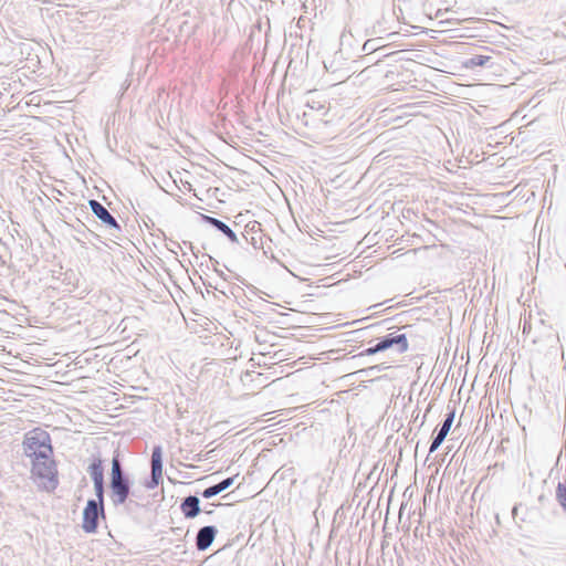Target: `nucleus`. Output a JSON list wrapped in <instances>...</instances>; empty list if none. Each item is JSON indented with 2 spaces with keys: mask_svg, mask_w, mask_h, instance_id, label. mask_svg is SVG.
<instances>
[{
  "mask_svg": "<svg viewBox=\"0 0 566 566\" xmlns=\"http://www.w3.org/2000/svg\"><path fill=\"white\" fill-rule=\"evenodd\" d=\"M88 206L96 218L111 229L120 231V226L117 220L111 214V212L99 201L91 199Z\"/></svg>",
  "mask_w": 566,
  "mask_h": 566,
  "instance_id": "423d86ee",
  "label": "nucleus"
},
{
  "mask_svg": "<svg viewBox=\"0 0 566 566\" xmlns=\"http://www.w3.org/2000/svg\"><path fill=\"white\" fill-rule=\"evenodd\" d=\"M184 244H185V245H188V247L193 251V247H192V243H191V242H186V241H184Z\"/></svg>",
  "mask_w": 566,
  "mask_h": 566,
  "instance_id": "a878e982",
  "label": "nucleus"
},
{
  "mask_svg": "<svg viewBox=\"0 0 566 566\" xmlns=\"http://www.w3.org/2000/svg\"><path fill=\"white\" fill-rule=\"evenodd\" d=\"M491 60V56L489 55H482V54H476V55H473L471 57H469L468 60H465L463 62V65L464 67L467 69H475V67H483V66H486L488 63L490 62Z\"/></svg>",
  "mask_w": 566,
  "mask_h": 566,
  "instance_id": "f8f14e48",
  "label": "nucleus"
},
{
  "mask_svg": "<svg viewBox=\"0 0 566 566\" xmlns=\"http://www.w3.org/2000/svg\"><path fill=\"white\" fill-rule=\"evenodd\" d=\"M218 534V530L213 525H207L199 528L196 535V547L198 551L208 549L213 543L216 536Z\"/></svg>",
  "mask_w": 566,
  "mask_h": 566,
  "instance_id": "0eeeda50",
  "label": "nucleus"
},
{
  "mask_svg": "<svg viewBox=\"0 0 566 566\" xmlns=\"http://www.w3.org/2000/svg\"><path fill=\"white\" fill-rule=\"evenodd\" d=\"M454 416H455L454 411H450L446 415L443 422L441 423L440 428L436 432V437H440V439H442V440H444L447 438V436L451 429V426L453 423Z\"/></svg>",
  "mask_w": 566,
  "mask_h": 566,
  "instance_id": "ddd939ff",
  "label": "nucleus"
},
{
  "mask_svg": "<svg viewBox=\"0 0 566 566\" xmlns=\"http://www.w3.org/2000/svg\"><path fill=\"white\" fill-rule=\"evenodd\" d=\"M376 42H377L376 39L367 40L363 45V51L366 53H373V52L377 51L378 48L376 46Z\"/></svg>",
  "mask_w": 566,
  "mask_h": 566,
  "instance_id": "f3484780",
  "label": "nucleus"
},
{
  "mask_svg": "<svg viewBox=\"0 0 566 566\" xmlns=\"http://www.w3.org/2000/svg\"><path fill=\"white\" fill-rule=\"evenodd\" d=\"M250 243H251L255 249H258V248H259V247H258V241H256V239H255L254 237H252V238H251Z\"/></svg>",
  "mask_w": 566,
  "mask_h": 566,
  "instance_id": "b1692460",
  "label": "nucleus"
},
{
  "mask_svg": "<svg viewBox=\"0 0 566 566\" xmlns=\"http://www.w3.org/2000/svg\"><path fill=\"white\" fill-rule=\"evenodd\" d=\"M180 510L186 518H195L200 513V500L196 495H188L180 504Z\"/></svg>",
  "mask_w": 566,
  "mask_h": 566,
  "instance_id": "6e6552de",
  "label": "nucleus"
},
{
  "mask_svg": "<svg viewBox=\"0 0 566 566\" xmlns=\"http://www.w3.org/2000/svg\"><path fill=\"white\" fill-rule=\"evenodd\" d=\"M532 332V324L531 322L524 319V323H523V334H531Z\"/></svg>",
  "mask_w": 566,
  "mask_h": 566,
  "instance_id": "4be33fe9",
  "label": "nucleus"
},
{
  "mask_svg": "<svg viewBox=\"0 0 566 566\" xmlns=\"http://www.w3.org/2000/svg\"><path fill=\"white\" fill-rule=\"evenodd\" d=\"M203 220L206 223L222 232L232 243H239L235 232L222 220L210 216H203Z\"/></svg>",
  "mask_w": 566,
  "mask_h": 566,
  "instance_id": "1a4fd4ad",
  "label": "nucleus"
},
{
  "mask_svg": "<svg viewBox=\"0 0 566 566\" xmlns=\"http://www.w3.org/2000/svg\"><path fill=\"white\" fill-rule=\"evenodd\" d=\"M379 352H382V350H381V348H378V342H377L374 346L366 348L361 353V355L370 356V355H375V354H377Z\"/></svg>",
  "mask_w": 566,
  "mask_h": 566,
  "instance_id": "412c9836",
  "label": "nucleus"
},
{
  "mask_svg": "<svg viewBox=\"0 0 566 566\" xmlns=\"http://www.w3.org/2000/svg\"><path fill=\"white\" fill-rule=\"evenodd\" d=\"M94 491H95V495H96V499L94 500V502H98V503H101V505H104V494H105L104 482L94 483Z\"/></svg>",
  "mask_w": 566,
  "mask_h": 566,
  "instance_id": "dca6fc26",
  "label": "nucleus"
},
{
  "mask_svg": "<svg viewBox=\"0 0 566 566\" xmlns=\"http://www.w3.org/2000/svg\"><path fill=\"white\" fill-rule=\"evenodd\" d=\"M555 499L563 512L566 513V482H558L555 490Z\"/></svg>",
  "mask_w": 566,
  "mask_h": 566,
  "instance_id": "2eb2a0df",
  "label": "nucleus"
},
{
  "mask_svg": "<svg viewBox=\"0 0 566 566\" xmlns=\"http://www.w3.org/2000/svg\"><path fill=\"white\" fill-rule=\"evenodd\" d=\"M545 337H546V342L549 346L553 345L554 340H559L558 334L556 332H554L552 329V327H548V333Z\"/></svg>",
  "mask_w": 566,
  "mask_h": 566,
  "instance_id": "6ab92c4d",
  "label": "nucleus"
},
{
  "mask_svg": "<svg viewBox=\"0 0 566 566\" xmlns=\"http://www.w3.org/2000/svg\"><path fill=\"white\" fill-rule=\"evenodd\" d=\"M389 28H386V27H382L381 25V22L378 21L377 23H375L371 28H370V31L369 33L370 34H374V35H378V34H381L384 32H386Z\"/></svg>",
  "mask_w": 566,
  "mask_h": 566,
  "instance_id": "a211bd4d",
  "label": "nucleus"
},
{
  "mask_svg": "<svg viewBox=\"0 0 566 566\" xmlns=\"http://www.w3.org/2000/svg\"><path fill=\"white\" fill-rule=\"evenodd\" d=\"M140 500H143V496L136 492V496L130 495L128 500H126L127 502L122 503L120 506H124L127 513H134L144 506Z\"/></svg>",
  "mask_w": 566,
  "mask_h": 566,
  "instance_id": "4468645a",
  "label": "nucleus"
},
{
  "mask_svg": "<svg viewBox=\"0 0 566 566\" xmlns=\"http://www.w3.org/2000/svg\"><path fill=\"white\" fill-rule=\"evenodd\" d=\"M151 475L150 480L146 483V488L149 490L158 486L163 479V450L160 446H156L151 452Z\"/></svg>",
  "mask_w": 566,
  "mask_h": 566,
  "instance_id": "20e7f679",
  "label": "nucleus"
},
{
  "mask_svg": "<svg viewBox=\"0 0 566 566\" xmlns=\"http://www.w3.org/2000/svg\"><path fill=\"white\" fill-rule=\"evenodd\" d=\"M87 472L94 483L104 482L103 462L99 458H95L87 468Z\"/></svg>",
  "mask_w": 566,
  "mask_h": 566,
  "instance_id": "9b49d317",
  "label": "nucleus"
},
{
  "mask_svg": "<svg viewBox=\"0 0 566 566\" xmlns=\"http://www.w3.org/2000/svg\"><path fill=\"white\" fill-rule=\"evenodd\" d=\"M22 449L23 454L31 460L32 476L43 481L48 491L54 490L59 481L49 432L41 428L28 431L23 437Z\"/></svg>",
  "mask_w": 566,
  "mask_h": 566,
  "instance_id": "f257e3e1",
  "label": "nucleus"
},
{
  "mask_svg": "<svg viewBox=\"0 0 566 566\" xmlns=\"http://www.w3.org/2000/svg\"><path fill=\"white\" fill-rule=\"evenodd\" d=\"M517 510H518L517 505H515V506L512 509V515H513V517H515V515H516V513H517Z\"/></svg>",
  "mask_w": 566,
  "mask_h": 566,
  "instance_id": "393cba45",
  "label": "nucleus"
},
{
  "mask_svg": "<svg viewBox=\"0 0 566 566\" xmlns=\"http://www.w3.org/2000/svg\"><path fill=\"white\" fill-rule=\"evenodd\" d=\"M392 347H395L399 354L406 353L408 350L406 334L390 333L378 339V348H381L382 352Z\"/></svg>",
  "mask_w": 566,
  "mask_h": 566,
  "instance_id": "39448f33",
  "label": "nucleus"
},
{
  "mask_svg": "<svg viewBox=\"0 0 566 566\" xmlns=\"http://www.w3.org/2000/svg\"><path fill=\"white\" fill-rule=\"evenodd\" d=\"M101 516L105 517L104 505H101L98 502H94V499H90L83 510V531L88 534L96 533L98 518Z\"/></svg>",
  "mask_w": 566,
  "mask_h": 566,
  "instance_id": "7ed1b4c3",
  "label": "nucleus"
},
{
  "mask_svg": "<svg viewBox=\"0 0 566 566\" xmlns=\"http://www.w3.org/2000/svg\"><path fill=\"white\" fill-rule=\"evenodd\" d=\"M235 476L237 475L227 478V479L222 480L221 482L205 489L203 492L201 493V495L205 499H211V497L220 494L221 492L226 491L234 483Z\"/></svg>",
  "mask_w": 566,
  "mask_h": 566,
  "instance_id": "9d476101",
  "label": "nucleus"
},
{
  "mask_svg": "<svg viewBox=\"0 0 566 566\" xmlns=\"http://www.w3.org/2000/svg\"><path fill=\"white\" fill-rule=\"evenodd\" d=\"M443 441L444 440L440 439V437L434 436L429 448V453H433L442 444Z\"/></svg>",
  "mask_w": 566,
  "mask_h": 566,
  "instance_id": "aec40b11",
  "label": "nucleus"
},
{
  "mask_svg": "<svg viewBox=\"0 0 566 566\" xmlns=\"http://www.w3.org/2000/svg\"><path fill=\"white\" fill-rule=\"evenodd\" d=\"M134 482L129 475L123 470L119 455L115 454L112 459V469L109 478L111 501L115 507L127 502L130 495L136 496V490H133Z\"/></svg>",
  "mask_w": 566,
  "mask_h": 566,
  "instance_id": "f03ea898",
  "label": "nucleus"
},
{
  "mask_svg": "<svg viewBox=\"0 0 566 566\" xmlns=\"http://www.w3.org/2000/svg\"><path fill=\"white\" fill-rule=\"evenodd\" d=\"M385 368H386V367H384L382 365H376V366H373V367L368 368V371H373V370H378V371H380V370H382V369H385Z\"/></svg>",
  "mask_w": 566,
  "mask_h": 566,
  "instance_id": "5701e85b",
  "label": "nucleus"
}]
</instances>
